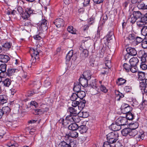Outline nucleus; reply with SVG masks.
<instances>
[{"instance_id":"5","label":"nucleus","mask_w":147,"mask_h":147,"mask_svg":"<svg viewBox=\"0 0 147 147\" xmlns=\"http://www.w3.org/2000/svg\"><path fill=\"white\" fill-rule=\"evenodd\" d=\"M116 122L121 126L126 125L128 124L127 119L125 117H119L116 120Z\"/></svg>"},{"instance_id":"37","label":"nucleus","mask_w":147,"mask_h":147,"mask_svg":"<svg viewBox=\"0 0 147 147\" xmlns=\"http://www.w3.org/2000/svg\"><path fill=\"white\" fill-rule=\"evenodd\" d=\"M125 114L126 117H125L127 119V120H131L134 118V115L131 112Z\"/></svg>"},{"instance_id":"6","label":"nucleus","mask_w":147,"mask_h":147,"mask_svg":"<svg viewBox=\"0 0 147 147\" xmlns=\"http://www.w3.org/2000/svg\"><path fill=\"white\" fill-rule=\"evenodd\" d=\"M30 53L32 58L39 59V53L37 49L31 48L30 50Z\"/></svg>"},{"instance_id":"35","label":"nucleus","mask_w":147,"mask_h":147,"mask_svg":"<svg viewBox=\"0 0 147 147\" xmlns=\"http://www.w3.org/2000/svg\"><path fill=\"white\" fill-rule=\"evenodd\" d=\"M105 64L106 66L107 67L108 69H107V71H105V73H103V74H107L109 71V69L111 67V61L109 60L106 61L105 62Z\"/></svg>"},{"instance_id":"36","label":"nucleus","mask_w":147,"mask_h":147,"mask_svg":"<svg viewBox=\"0 0 147 147\" xmlns=\"http://www.w3.org/2000/svg\"><path fill=\"white\" fill-rule=\"evenodd\" d=\"M57 147H71V146L70 145L66 142L63 141L59 144Z\"/></svg>"},{"instance_id":"57","label":"nucleus","mask_w":147,"mask_h":147,"mask_svg":"<svg viewBox=\"0 0 147 147\" xmlns=\"http://www.w3.org/2000/svg\"><path fill=\"white\" fill-rule=\"evenodd\" d=\"M73 115H69L67 116L66 117V118L65 119V121H66V122H67V123H68L67 122V121H69L73 122Z\"/></svg>"},{"instance_id":"34","label":"nucleus","mask_w":147,"mask_h":147,"mask_svg":"<svg viewBox=\"0 0 147 147\" xmlns=\"http://www.w3.org/2000/svg\"><path fill=\"white\" fill-rule=\"evenodd\" d=\"M97 82V80L96 79L92 80L91 81L90 85L92 88L95 89L97 88V85L96 84Z\"/></svg>"},{"instance_id":"33","label":"nucleus","mask_w":147,"mask_h":147,"mask_svg":"<svg viewBox=\"0 0 147 147\" xmlns=\"http://www.w3.org/2000/svg\"><path fill=\"white\" fill-rule=\"evenodd\" d=\"M136 35L134 33L130 34L127 37L128 40L131 41L132 42L135 41Z\"/></svg>"},{"instance_id":"8","label":"nucleus","mask_w":147,"mask_h":147,"mask_svg":"<svg viewBox=\"0 0 147 147\" xmlns=\"http://www.w3.org/2000/svg\"><path fill=\"white\" fill-rule=\"evenodd\" d=\"M123 105L125 106V107L124 108H123V107H122V108L121 109V111L123 113L126 114L130 112L132 110V107L129 106L128 104H124Z\"/></svg>"},{"instance_id":"51","label":"nucleus","mask_w":147,"mask_h":147,"mask_svg":"<svg viewBox=\"0 0 147 147\" xmlns=\"http://www.w3.org/2000/svg\"><path fill=\"white\" fill-rule=\"evenodd\" d=\"M145 4L144 3L139 1L138 2L137 7L139 9H144Z\"/></svg>"},{"instance_id":"58","label":"nucleus","mask_w":147,"mask_h":147,"mask_svg":"<svg viewBox=\"0 0 147 147\" xmlns=\"http://www.w3.org/2000/svg\"><path fill=\"white\" fill-rule=\"evenodd\" d=\"M138 68L136 65L131 66L129 71L133 73H135L137 71Z\"/></svg>"},{"instance_id":"20","label":"nucleus","mask_w":147,"mask_h":147,"mask_svg":"<svg viewBox=\"0 0 147 147\" xmlns=\"http://www.w3.org/2000/svg\"><path fill=\"white\" fill-rule=\"evenodd\" d=\"M82 77L88 80H89L91 79V75L89 71H87L84 72L82 76Z\"/></svg>"},{"instance_id":"39","label":"nucleus","mask_w":147,"mask_h":147,"mask_svg":"<svg viewBox=\"0 0 147 147\" xmlns=\"http://www.w3.org/2000/svg\"><path fill=\"white\" fill-rule=\"evenodd\" d=\"M145 74L144 73L142 72H138V79L141 80H145Z\"/></svg>"},{"instance_id":"42","label":"nucleus","mask_w":147,"mask_h":147,"mask_svg":"<svg viewBox=\"0 0 147 147\" xmlns=\"http://www.w3.org/2000/svg\"><path fill=\"white\" fill-rule=\"evenodd\" d=\"M73 54V50H71L69 51L66 56L67 60L69 61L72 57Z\"/></svg>"},{"instance_id":"62","label":"nucleus","mask_w":147,"mask_h":147,"mask_svg":"<svg viewBox=\"0 0 147 147\" xmlns=\"http://www.w3.org/2000/svg\"><path fill=\"white\" fill-rule=\"evenodd\" d=\"M139 126L138 123L137 122H136L131 124V127L132 129H135L138 128Z\"/></svg>"},{"instance_id":"41","label":"nucleus","mask_w":147,"mask_h":147,"mask_svg":"<svg viewBox=\"0 0 147 147\" xmlns=\"http://www.w3.org/2000/svg\"><path fill=\"white\" fill-rule=\"evenodd\" d=\"M117 83L118 84L119 86L123 85L126 82V80L122 78H120L118 79Z\"/></svg>"},{"instance_id":"25","label":"nucleus","mask_w":147,"mask_h":147,"mask_svg":"<svg viewBox=\"0 0 147 147\" xmlns=\"http://www.w3.org/2000/svg\"><path fill=\"white\" fill-rule=\"evenodd\" d=\"M78 126L75 123L71 124L68 126L69 129L72 131H75L78 129Z\"/></svg>"},{"instance_id":"11","label":"nucleus","mask_w":147,"mask_h":147,"mask_svg":"<svg viewBox=\"0 0 147 147\" xmlns=\"http://www.w3.org/2000/svg\"><path fill=\"white\" fill-rule=\"evenodd\" d=\"M18 71V69L13 68H8L6 72L7 75L9 77H10L14 75L15 73Z\"/></svg>"},{"instance_id":"46","label":"nucleus","mask_w":147,"mask_h":147,"mask_svg":"<svg viewBox=\"0 0 147 147\" xmlns=\"http://www.w3.org/2000/svg\"><path fill=\"white\" fill-rule=\"evenodd\" d=\"M7 65L5 64H1L0 65V71L3 73L6 72Z\"/></svg>"},{"instance_id":"2","label":"nucleus","mask_w":147,"mask_h":147,"mask_svg":"<svg viewBox=\"0 0 147 147\" xmlns=\"http://www.w3.org/2000/svg\"><path fill=\"white\" fill-rule=\"evenodd\" d=\"M107 140L110 143L115 142L118 139L119 135L117 132L109 133L107 135Z\"/></svg>"},{"instance_id":"27","label":"nucleus","mask_w":147,"mask_h":147,"mask_svg":"<svg viewBox=\"0 0 147 147\" xmlns=\"http://www.w3.org/2000/svg\"><path fill=\"white\" fill-rule=\"evenodd\" d=\"M68 111L71 115H77L78 112L77 111V108L70 107L68 109Z\"/></svg>"},{"instance_id":"18","label":"nucleus","mask_w":147,"mask_h":147,"mask_svg":"<svg viewBox=\"0 0 147 147\" xmlns=\"http://www.w3.org/2000/svg\"><path fill=\"white\" fill-rule=\"evenodd\" d=\"M3 47L6 50H9L12 47V43L10 42H6L2 45Z\"/></svg>"},{"instance_id":"16","label":"nucleus","mask_w":147,"mask_h":147,"mask_svg":"<svg viewBox=\"0 0 147 147\" xmlns=\"http://www.w3.org/2000/svg\"><path fill=\"white\" fill-rule=\"evenodd\" d=\"M111 127L112 129L114 131H119L121 129V126L118 124L116 121L115 123H112Z\"/></svg>"},{"instance_id":"7","label":"nucleus","mask_w":147,"mask_h":147,"mask_svg":"<svg viewBox=\"0 0 147 147\" xmlns=\"http://www.w3.org/2000/svg\"><path fill=\"white\" fill-rule=\"evenodd\" d=\"M53 23L56 27L58 28L63 26L64 24L63 20L60 18L56 19Z\"/></svg>"},{"instance_id":"29","label":"nucleus","mask_w":147,"mask_h":147,"mask_svg":"<svg viewBox=\"0 0 147 147\" xmlns=\"http://www.w3.org/2000/svg\"><path fill=\"white\" fill-rule=\"evenodd\" d=\"M7 145L9 147H18V144L15 141L11 140L7 143Z\"/></svg>"},{"instance_id":"32","label":"nucleus","mask_w":147,"mask_h":147,"mask_svg":"<svg viewBox=\"0 0 147 147\" xmlns=\"http://www.w3.org/2000/svg\"><path fill=\"white\" fill-rule=\"evenodd\" d=\"M130 131H131V129L130 128H126L123 129L121 131V133L123 136H126L128 134L129 135Z\"/></svg>"},{"instance_id":"12","label":"nucleus","mask_w":147,"mask_h":147,"mask_svg":"<svg viewBox=\"0 0 147 147\" xmlns=\"http://www.w3.org/2000/svg\"><path fill=\"white\" fill-rule=\"evenodd\" d=\"M88 80L81 76L79 79V84L83 87H86L88 85Z\"/></svg>"},{"instance_id":"54","label":"nucleus","mask_w":147,"mask_h":147,"mask_svg":"<svg viewBox=\"0 0 147 147\" xmlns=\"http://www.w3.org/2000/svg\"><path fill=\"white\" fill-rule=\"evenodd\" d=\"M73 122L75 123H78L80 121V117L77 115H73Z\"/></svg>"},{"instance_id":"63","label":"nucleus","mask_w":147,"mask_h":147,"mask_svg":"<svg viewBox=\"0 0 147 147\" xmlns=\"http://www.w3.org/2000/svg\"><path fill=\"white\" fill-rule=\"evenodd\" d=\"M135 39V40H136V42L137 43V44L142 42L144 40L142 38L136 36Z\"/></svg>"},{"instance_id":"38","label":"nucleus","mask_w":147,"mask_h":147,"mask_svg":"<svg viewBox=\"0 0 147 147\" xmlns=\"http://www.w3.org/2000/svg\"><path fill=\"white\" fill-rule=\"evenodd\" d=\"M67 30L69 33L72 34H76V29L71 26H68L67 28Z\"/></svg>"},{"instance_id":"17","label":"nucleus","mask_w":147,"mask_h":147,"mask_svg":"<svg viewBox=\"0 0 147 147\" xmlns=\"http://www.w3.org/2000/svg\"><path fill=\"white\" fill-rule=\"evenodd\" d=\"M11 81L9 78H6L2 81V84L5 87H8L11 84Z\"/></svg>"},{"instance_id":"53","label":"nucleus","mask_w":147,"mask_h":147,"mask_svg":"<svg viewBox=\"0 0 147 147\" xmlns=\"http://www.w3.org/2000/svg\"><path fill=\"white\" fill-rule=\"evenodd\" d=\"M142 34L144 36L147 35V26H143L141 29Z\"/></svg>"},{"instance_id":"19","label":"nucleus","mask_w":147,"mask_h":147,"mask_svg":"<svg viewBox=\"0 0 147 147\" xmlns=\"http://www.w3.org/2000/svg\"><path fill=\"white\" fill-rule=\"evenodd\" d=\"M8 98L7 96L4 95H0V103L3 104L7 102Z\"/></svg>"},{"instance_id":"13","label":"nucleus","mask_w":147,"mask_h":147,"mask_svg":"<svg viewBox=\"0 0 147 147\" xmlns=\"http://www.w3.org/2000/svg\"><path fill=\"white\" fill-rule=\"evenodd\" d=\"M144 136L145 135L144 133H141L139 132H138L134 138L136 139L138 142L144 139Z\"/></svg>"},{"instance_id":"3","label":"nucleus","mask_w":147,"mask_h":147,"mask_svg":"<svg viewBox=\"0 0 147 147\" xmlns=\"http://www.w3.org/2000/svg\"><path fill=\"white\" fill-rule=\"evenodd\" d=\"M127 53L124 56V58L125 60L129 58V55L134 56H135L137 54L136 50L134 48L128 47L126 49Z\"/></svg>"},{"instance_id":"14","label":"nucleus","mask_w":147,"mask_h":147,"mask_svg":"<svg viewBox=\"0 0 147 147\" xmlns=\"http://www.w3.org/2000/svg\"><path fill=\"white\" fill-rule=\"evenodd\" d=\"M140 87L142 92L143 91L145 93L147 94V87H146L145 82L142 81L140 82Z\"/></svg>"},{"instance_id":"31","label":"nucleus","mask_w":147,"mask_h":147,"mask_svg":"<svg viewBox=\"0 0 147 147\" xmlns=\"http://www.w3.org/2000/svg\"><path fill=\"white\" fill-rule=\"evenodd\" d=\"M114 37L113 32L111 31H109L108 33L106 36V40L107 42H109V41L112 39Z\"/></svg>"},{"instance_id":"52","label":"nucleus","mask_w":147,"mask_h":147,"mask_svg":"<svg viewBox=\"0 0 147 147\" xmlns=\"http://www.w3.org/2000/svg\"><path fill=\"white\" fill-rule=\"evenodd\" d=\"M34 92L32 90H29L25 92V95L26 97L32 96L34 94Z\"/></svg>"},{"instance_id":"50","label":"nucleus","mask_w":147,"mask_h":147,"mask_svg":"<svg viewBox=\"0 0 147 147\" xmlns=\"http://www.w3.org/2000/svg\"><path fill=\"white\" fill-rule=\"evenodd\" d=\"M30 17V15L26 11L22 14V17L23 19V20H28Z\"/></svg>"},{"instance_id":"43","label":"nucleus","mask_w":147,"mask_h":147,"mask_svg":"<svg viewBox=\"0 0 147 147\" xmlns=\"http://www.w3.org/2000/svg\"><path fill=\"white\" fill-rule=\"evenodd\" d=\"M70 137L72 138H76L78 136V133L74 131H72L69 133Z\"/></svg>"},{"instance_id":"44","label":"nucleus","mask_w":147,"mask_h":147,"mask_svg":"<svg viewBox=\"0 0 147 147\" xmlns=\"http://www.w3.org/2000/svg\"><path fill=\"white\" fill-rule=\"evenodd\" d=\"M79 98L77 93L76 94V93H72L70 97V99L71 100H79Z\"/></svg>"},{"instance_id":"59","label":"nucleus","mask_w":147,"mask_h":147,"mask_svg":"<svg viewBox=\"0 0 147 147\" xmlns=\"http://www.w3.org/2000/svg\"><path fill=\"white\" fill-rule=\"evenodd\" d=\"M100 90L102 92L106 93L108 92V90L104 86L102 85H101L100 87Z\"/></svg>"},{"instance_id":"47","label":"nucleus","mask_w":147,"mask_h":147,"mask_svg":"<svg viewBox=\"0 0 147 147\" xmlns=\"http://www.w3.org/2000/svg\"><path fill=\"white\" fill-rule=\"evenodd\" d=\"M138 132L136 130L131 129V131L129 132V135L130 136L134 137V138Z\"/></svg>"},{"instance_id":"64","label":"nucleus","mask_w":147,"mask_h":147,"mask_svg":"<svg viewBox=\"0 0 147 147\" xmlns=\"http://www.w3.org/2000/svg\"><path fill=\"white\" fill-rule=\"evenodd\" d=\"M73 101L72 102L71 105L74 107H76L78 106V104H79V100H72Z\"/></svg>"},{"instance_id":"30","label":"nucleus","mask_w":147,"mask_h":147,"mask_svg":"<svg viewBox=\"0 0 147 147\" xmlns=\"http://www.w3.org/2000/svg\"><path fill=\"white\" fill-rule=\"evenodd\" d=\"M78 98H79V100H82L86 96V93L85 92L83 91H80L77 93Z\"/></svg>"},{"instance_id":"15","label":"nucleus","mask_w":147,"mask_h":147,"mask_svg":"<svg viewBox=\"0 0 147 147\" xmlns=\"http://www.w3.org/2000/svg\"><path fill=\"white\" fill-rule=\"evenodd\" d=\"M21 26L25 27H31L32 24L31 22V21L28 20H23L21 23Z\"/></svg>"},{"instance_id":"26","label":"nucleus","mask_w":147,"mask_h":147,"mask_svg":"<svg viewBox=\"0 0 147 147\" xmlns=\"http://www.w3.org/2000/svg\"><path fill=\"white\" fill-rule=\"evenodd\" d=\"M3 112V114H5L7 115L10 113L11 109L8 106H6L3 107L1 109Z\"/></svg>"},{"instance_id":"45","label":"nucleus","mask_w":147,"mask_h":147,"mask_svg":"<svg viewBox=\"0 0 147 147\" xmlns=\"http://www.w3.org/2000/svg\"><path fill=\"white\" fill-rule=\"evenodd\" d=\"M123 68L125 69L126 71L127 72H128L129 71L131 67V65L127 63H124L123 65Z\"/></svg>"},{"instance_id":"21","label":"nucleus","mask_w":147,"mask_h":147,"mask_svg":"<svg viewBox=\"0 0 147 147\" xmlns=\"http://www.w3.org/2000/svg\"><path fill=\"white\" fill-rule=\"evenodd\" d=\"M129 61L131 66H136L139 62V60L136 57H133L130 59Z\"/></svg>"},{"instance_id":"9","label":"nucleus","mask_w":147,"mask_h":147,"mask_svg":"<svg viewBox=\"0 0 147 147\" xmlns=\"http://www.w3.org/2000/svg\"><path fill=\"white\" fill-rule=\"evenodd\" d=\"M139 57L141 58V61H146V58L147 56V54L143 51H139L138 55Z\"/></svg>"},{"instance_id":"28","label":"nucleus","mask_w":147,"mask_h":147,"mask_svg":"<svg viewBox=\"0 0 147 147\" xmlns=\"http://www.w3.org/2000/svg\"><path fill=\"white\" fill-rule=\"evenodd\" d=\"M88 55V52L86 49H84L80 54V56L83 59H84L87 57Z\"/></svg>"},{"instance_id":"55","label":"nucleus","mask_w":147,"mask_h":147,"mask_svg":"<svg viewBox=\"0 0 147 147\" xmlns=\"http://www.w3.org/2000/svg\"><path fill=\"white\" fill-rule=\"evenodd\" d=\"M141 22L145 24H147V13L141 18Z\"/></svg>"},{"instance_id":"60","label":"nucleus","mask_w":147,"mask_h":147,"mask_svg":"<svg viewBox=\"0 0 147 147\" xmlns=\"http://www.w3.org/2000/svg\"><path fill=\"white\" fill-rule=\"evenodd\" d=\"M34 10L31 8L28 7L25 9V11L30 16L33 13Z\"/></svg>"},{"instance_id":"56","label":"nucleus","mask_w":147,"mask_h":147,"mask_svg":"<svg viewBox=\"0 0 147 147\" xmlns=\"http://www.w3.org/2000/svg\"><path fill=\"white\" fill-rule=\"evenodd\" d=\"M145 62L142 61L140 66V68L143 70H145L147 69V65L145 64Z\"/></svg>"},{"instance_id":"10","label":"nucleus","mask_w":147,"mask_h":147,"mask_svg":"<svg viewBox=\"0 0 147 147\" xmlns=\"http://www.w3.org/2000/svg\"><path fill=\"white\" fill-rule=\"evenodd\" d=\"M10 59V57L7 55L0 54V61L1 62L6 63Z\"/></svg>"},{"instance_id":"4","label":"nucleus","mask_w":147,"mask_h":147,"mask_svg":"<svg viewBox=\"0 0 147 147\" xmlns=\"http://www.w3.org/2000/svg\"><path fill=\"white\" fill-rule=\"evenodd\" d=\"M48 25V21L45 19H42L38 23V26H39L40 28L43 31H46L47 30Z\"/></svg>"},{"instance_id":"40","label":"nucleus","mask_w":147,"mask_h":147,"mask_svg":"<svg viewBox=\"0 0 147 147\" xmlns=\"http://www.w3.org/2000/svg\"><path fill=\"white\" fill-rule=\"evenodd\" d=\"M29 78V76L27 75V73L26 72H24L23 74L21 79L23 81L25 82Z\"/></svg>"},{"instance_id":"48","label":"nucleus","mask_w":147,"mask_h":147,"mask_svg":"<svg viewBox=\"0 0 147 147\" xmlns=\"http://www.w3.org/2000/svg\"><path fill=\"white\" fill-rule=\"evenodd\" d=\"M33 86L36 87H40L41 85L40 82L39 80L35 81L32 84Z\"/></svg>"},{"instance_id":"1","label":"nucleus","mask_w":147,"mask_h":147,"mask_svg":"<svg viewBox=\"0 0 147 147\" xmlns=\"http://www.w3.org/2000/svg\"><path fill=\"white\" fill-rule=\"evenodd\" d=\"M142 16L141 13L139 11H132L129 13L128 16V21L133 24L138 19L141 17Z\"/></svg>"},{"instance_id":"61","label":"nucleus","mask_w":147,"mask_h":147,"mask_svg":"<svg viewBox=\"0 0 147 147\" xmlns=\"http://www.w3.org/2000/svg\"><path fill=\"white\" fill-rule=\"evenodd\" d=\"M6 115L7 120L9 122H12L13 119L12 115L9 113Z\"/></svg>"},{"instance_id":"24","label":"nucleus","mask_w":147,"mask_h":147,"mask_svg":"<svg viewBox=\"0 0 147 147\" xmlns=\"http://www.w3.org/2000/svg\"><path fill=\"white\" fill-rule=\"evenodd\" d=\"M81 88V85L78 82L74 83L73 88V90L74 92L77 93L80 91Z\"/></svg>"},{"instance_id":"22","label":"nucleus","mask_w":147,"mask_h":147,"mask_svg":"<svg viewBox=\"0 0 147 147\" xmlns=\"http://www.w3.org/2000/svg\"><path fill=\"white\" fill-rule=\"evenodd\" d=\"M78 129L81 134L86 133L87 130L86 125H81L78 127Z\"/></svg>"},{"instance_id":"49","label":"nucleus","mask_w":147,"mask_h":147,"mask_svg":"<svg viewBox=\"0 0 147 147\" xmlns=\"http://www.w3.org/2000/svg\"><path fill=\"white\" fill-rule=\"evenodd\" d=\"M80 101L79 102V104H78V107L81 109H83L85 107L86 101L85 100H82Z\"/></svg>"},{"instance_id":"23","label":"nucleus","mask_w":147,"mask_h":147,"mask_svg":"<svg viewBox=\"0 0 147 147\" xmlns=\"http://www.w3.org/2000/svg\"><path fill=\"white\" fill-rule=\"evenodd\" d=\"M115 94L116 95L115 99L117 100H119L121 98H122L124 97V94L119 91H115Z\"/></svg>"}]
</instances>
